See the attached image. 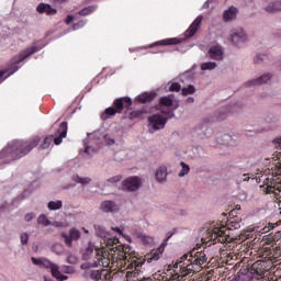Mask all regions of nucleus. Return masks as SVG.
<instances>
[{
  "mask_svg": "<svg viewBox=\"0 0 281 281\" xmlns=\"http://www.w3.org/2000/svg\"><path fill=\"white\" fill-rule=\"evenodd\" d=\"M95 234L103 238L104 246H95L89 241L86 249L82 251L81 269L87 271L89 269H98V267H124L128 269L127 278H135L142 267V261L137 259V254L131 250V246L120 245V239L116 237H106V231L101 225H94ZM134 269V271H133Z\"/></svg>",
  "mask_w": 281,
  "mask_h": 281,
  "instance_id": "obj_1",
  "label": "nucleus"
},
{
  "mask_svg": "<svg viewBox=\"0 0 281 281\" xmlns=\"http://www.w3.org/2000/svg\"><path fill=\"white\" fill-rule=\"evenodd\" d=\"M207 262V256L205 252H191L183 255L175 263L168 266L171 272V281H181L183 278L194 276L203 269V265Z\"/></svg>",
  "mask_w": 281,
  "mask_h": 281,
  "instance_id": "obj_2",
  "label": "nucleus"
},
{
  "mask_svg": "<svg viewBox=\"0 0 281 281\" xmlns=\"http://www.w3.org/2000/svg\"><path fill=\"white\" fill-rule=\"evenodd\" d=\"M40 142L41 138L38 137L26 142L13 140L9 143L2 151H0V159L4 164H10V161H14L15 159H21V157H25V155L31 153L33 148H36Z\"/></svg>",
  "mask_w": 281,
  "mask_h": 281,
  "instance_id": "obj_3",
  "label": "nucleus"
},
{
  "mask_svg": "<svg viewBox=\"0 0 281 281\" xmlns=\"http://www.w3.org/2000/svg\"><path fill=\"white\" fill-rule=\"evenodd\" d=\"M231 240L229 228L218 224L211 225L207 229L206 237L202 238V241L209 243V245H216V243L225 244Z\"/></svg>",
  "mask_w": 281,
  "mask_h": 281,
  "instance_id": "obj_4",
  "label": "nucleus"
},
{
  "mask_svg": "<svg viewBox=\"0 0 281 281\" xmlns=\"http://www.w3.org/2000/svg\"><path fill=\"white\" fill-rule=\"evenodd\" d=\"M31 261L33 262V265H36V267H41V269H50L53 278H56L57 281H65L68 278L67 276L60 272V267H58V265L49 261V259L45 257H32Z\"/></svg>",
  "mask_w": 281,
  "mask_h": 281,
  "instance_id": "obj_5",
  "label": "nucleus"
},
{
  "mask_svg": "<svg viewBox=\"0 0 281 281\" xmlns=\"http://www.w3.org/2000/svg\"><path fill=\"white\" fill-rule=\"evenodd\" d=\"M133 104V100L131 98H122L114 102L115 108H108L105 112L102 114V120H109V117H113L115 113H122L124 106L128 108Z\"/></svg>",
  "mask_w": 281,
  "mask_h": 281,
  "instance_id": "obj_6",
  "label": "nucleus"
},
{
  "mask_svg": "<svg viewBox=\"0 0 281 281\" xmlns=\"http://www.w3.org/2000/svg\"><path fill=\"white\" fill-rule=\"evenodd\" d=\"M176 109H179V104L175 103V101L172 100V97L160 98L159 111H161L164 115H168V117H172V115H175L172 111H176Z\"/></svg>",
  "mask_w": 281,
  "mask_h": 281,
  "instance_id": "obj_7",
  "label": "nucleus"
},
{
  "mask_svg": "<svg viewBox=\"0 0 281 281\" xmlns=\"http://www.w3.org/2000/svg\"><path fill=\"white\" fill-rule=\"evenodd\" d=\"M168 119L160 114H154L149 117V132L161 131L166 126Z\"/></svg>",
  "mask_w": 281,
  "mask_h": 281,
  "instance_id": "obj_8",
  "label": "nucleus"
},
{
  "mask_svg": "<svg viewBox=\"0 0 281 281\" xmlns=\"http://www.w3.org/2000/svg\"><path fill=\"white\" fill-rule=\"evenodd\" d=\"M142 178L132 176L123 181V188L127 190V192H137V190L142 188Z\"/></svg>",
  "mask_w": 281,
  "mask_h": 281,
  "instance_id": "obj_9",
  "label": "nucleus"
},
{
  "mask_svg": "<svg viewBox=\"0 0 281 281\" xmlns=\"http://www.w3.org/2000/svg\"><path fill=\"white\" fill-rule=\"evenodd\" d=\"M206 58L216 60L217 63L223 60V58H225V50L223 49V46L218 44L212 45L206 53Z\"/></svg>",
  "mask_w": 281,
  "mask_h": 281,
  "instance_id": "obj_10",
  "label": "nucleus"
},
{
  "mask_svg": "<svg viewBox=\"0 0 281 281\" xmlns=\"http://www.w3.org/2000/svg\"><path fill=\"white\" fill-rule=\"evenodd\" d=\"M40 49H43V46L34 45L29 48H25L24 50H22L20 53V55L14 57L13 63L15 65H19V63H23V60H25L26 58H30V56H32V54H36V52H40Z\"/></svg>",
  "mask_w": 281,
  "mask_h": 281,
  "instance_id": "obj_11",
  "label": "nucleus"
},
{
  "mask_svg": "<svg viewBox=\"0 0 281 281\" xmlns=\"http://www.w3.org/2000/svg\"><path fill=\"white\" fill-rule=\"evenodd\" d=\"M80 231L76 227L70 228L69 235L61 233V238L67 247H72L74 240H80Z\"/></svg>",
  "mask_w": 281,
  "mask_h": 281,
  "instance_id": "obj_12",
  "label": "nucleus"
},
{
  "mask_svg": "<svg viewBox=\"0 0 281 281\" xmlns=\"http://www.w3.org/2000/svg\"><path fill=\"white\" fill-rule=\"evenodd\" d=\"M229 40L234 45H240L243 43H247V33L243 29H235L231 31Z\"/></svg>",
  "mask_w": 281,
  "mask_h": 281,
  "instance_id": "obj_13",
  "label": "nucleus"
},
{
  "mask_svg": "<svg viewBox=\"0 0 281 281\" xmlns=\"http://www.w3.org/2000/svg\"><path fill=\"white\" fill-rule=\"evenodd\" d=\"M263 10L269 12V14H273L276 12H280L281 10V1L280 0H262Z\"/></svg>",
  "mask_w": 281,
  "mask_h": 281,
  "instance_id": "obj_14",
  "label": "nucleus"
},
{
  "mask_svg": "<svg viewBox=\"0 0 281 281\" xmlns=\"http://www.w3.org/2000/svg\"><path fill=\"white\" fill-rule=\"evenodd\" d=\"M156 181L158 183H166L168 180V166L167 165H160L155 172Z\"/></svg>",
  "mask_w": 281,
  "mask_h": 281,
  "instance_id": "obj_15",
  "label": "nucleus"
},
{
  "mask_svg": "<svg viewBox=\"0 0 281 281\" xmlns=\"http://www.w3.org/2000/svg\"><path fill=\"white\" fill-rule=\"evenodd\" d=\"M202 22H203V16L199 15L192 22V24L189 26V29L186 31L184 35L187 36V38H190V37L194 36V34H196V31L199 30V27H201Z\"/></svg>",
  "mask_w": 281,
  "mask_h": 281,
  "instance_id": "obj_16",
  "label": "nucleus"
},
{
  "mask_svg": "<svg viewBox=\"0 0 281 281\" xmlns=\"http://www.w3.org/2000/svg\"><path fill=\"white\" fill-rule=\"evenodd\" d=\"M88 137L89 139H102L103 137L106 146H115V139L111 138L109 135H103L100 131L89 134Z\"/></svg>",
  "mask_w": 281,
  "mask_h": 281,
  "instance_id": "obj_17",
  "label": "nucleus"
},
{
  "mask_svg": "<svg viewBox=\"0 0 281 281\" xmlns=\"http://www.w3.org/2000/svg\"><path fill=\"white\" fill-rule=\"evenodd\" d=\"M58 134L59 136L58 137H53L54 139V144H56V146H60V144H63V139H65V137H67V122H63L60 125H59V128H58Z\"/></svg>",
  "mask_w": 281,
  "mask_h": 281,
  "instance_id": "obj_18",
  "label": "nucleus"
},
{
  "mask_svg": "<svg viewBox=\"0 0 281 281\" xmlns=\"http://www.w3.org/2000/svg\"><path fill=\"white\" fill-rule=\"evenodd\" d=\"M271 78H273V75H271V72H265L257 79H252L251 81H249V85H251L252 87H258V85H267V82H269Z\"/></svg>",
  "mask_w": 281,
  "mask_h": 281,
  "instance_id": "obj_19",
  "label": "nucleus"
},
{
  "mask_svg": "<svg viewBox=\"0 0 281 281\" xmlns=\"http://www.w3.org/2000/svg\"><path fill=\"white\" fill-rule=\"evenodd\" d=\"M40 14H47L48 16H54L56 14V9L52 8L48 3H40L36 8Z\"/></svg>",
  "mask_w": 281,
  "mask_h": 281,
  "instance_id": "obj_20",
  "label": "nucleus"
},
{
  "mask_svg": "<svg viewBox=\"0 0 281 281\" xmlns=\"http://www.w3.org/2000/svg\"><path fill=\"white\" fill-rule=\"evenodd\" d=\"M100 210H102V212H105V213H113V212H117L120 207L113 201H103L100 205Z\"/></svg>",
  "mask_w": 281,
  "mask_h": 281,
  "instance_id": "obj_21",
  "label": "nucleus"
},
{
  "mask_svg": "<svg viewBox=\"0 0 281 281\" xmlns=\"http://www.w3.org/2000/svg\"><path fill=\"white\" fill-rule=\"evenodd\" d=\"M161 254H164V247L160 246L159 248L153 250L150 254L146 256L147 262L159 260V258H161Z\"/></svg>",
  "mask_w": 281,
  "mask_h": 281,
  "instance_id": "obj_22",
  "label": "nucleus"
},
{
  "mask_svg": "<svg viewBox=\"0 0 281 281\" xmlns=\"http://www.w3.org/2000/svg\"><path fill=\"white\" fill-rule=\"evenodd\" d=\"M236 14H238V9L231 7L224 12L223 19L226 22L234 21V19H236Z\"/></svg>",
  "mask_w": 281,
  "mask_h": 281,
  "instance_id": "obj_23",
  "label": "nucleus"
},
{
  "mask_svg": "<svg viewBox=\"0 0 281 281\" xmlns=\"http://www.w3.org/2000/svg\"><path fill=\"white\" fill-rule=\"evenodd\" d=\"M156 95L157 94L155 92H145L143 94H139L137 97V100H138V102H142V104H146V102H150V101L155 100Z\"/></svg>",
  "mask_w": 281,
  "mask_h": 281,
  "instance_id": "obj_24",
  "label": "nucleus"
},
{
  "mask_svg": "<svg viewBox=\"0 0 281 281\" xmlns=\"http://www.w3.org/2000/svg\"><path fill=\"white\" fill-rule=\"evenodd\" d=\"M218 67V64L216 61H205L201 65L202 71H214Z\"/></svg>",
  "mask_w": 281,
  "mask_h": 281,
  "instance_id": "obj_25",
  "label": "nucleus"
},
{
  "mask_svg": "<svg viewBox=\"0 0 281 281\" xmlns=\"http://www.w3.org/2000/svg\"><path fill=\"white\" fill-rule=\"evenodd\" d=\"M72 181H75V183H81V186H89V183H91V178L86 177L82 178L78 175L72 176Z\"/></svg>",
  "mask_w": 281,
  "mask_h": 281,
  "instance_id": "obj_26",
  "label": "nucleus"
},
{
  "mask_svg": "<svg viewBox=\"0 0 281 281\" xmlns=\"http://www.w3.org/2000/svg\"><path fill=\"white\" fill-rule=\"evenodd\" d=\"M181 41L177 37H171L167 40H162L156 43V45H179Z\"/></svg>",
  "mask_w": 281,
  "mask_h": 281,
  "instance_id": "obj_27",
  "label": "nucleus"
},
{
  "mask_svg": "<svg viewBox=\"0 0 281 281\" xmlns=\"http://www.w3.org/2000/svg\"><path fill=\"white\" fill-rule=\"evenodd\" d=\"M47 207L50 211H56V210H60L63 207V201L60 200H56V201H49L47 203Z\"/></svg>",
  "mask_w": 281,
  "mask_h": 281,
  "instance_id": "obj_28",
  "label": "nucleus"
},
{
  "mask_svg": "<svg viewBox=\"0 0 281 281\" xmlns=\"http://www.w3.org/2000/svg\"><path fill=\"white\" fill-rule=\"evenodd\" d=\"M180 166H181V170L179 171L178 177L182 178V177H186L187 175H190V165L181 161Z\"/></svg>",
  "mask_w": 281,
  "mask_h": 281,
  "instance_id": "obj_29",
  "label": "nucleus"
},
{
  "mask_svg": "<svg viewBox=\"0 0 281 281\" xmlns=\"http://www.w3.org/2000/svg\"><path fill=\"white\" fill-rule=\"evenodd\" d=\"M38 225H44V227H48V225H52V221L47 218V215L41 214L37 218Z\"/></svg>",
  "mask_w": 281,
  "mask_h": 281,
  "instance_id": "obj_30",
  "label": "nucleus"
},
{
  "mask_svg": "<svg viewBox=\"0 0 281 281\" xmlns=\"http://www.w3.org/2000/svg\"><path fill=\"white\" fill-rule=\"evenodd\" d=\"M15 71H19V67H14L11 71H0V82L5 80L9 76H12V74H15Z\"/></svg>",
  "mask_w": 281,
  "mask_h": 281,
  "instance_id": "obj_31",
  "label": "nucleus"
},
{
  "mask_svg": "<svg viewBox=\"0 0 281 281\" xmlns=\"http://www.w3.org/2000/svg\"><path fill=\"white\" fill-rule=\"evenodd\" d=\"M193 93H196V88L194 86L189 85L186 88H182V95H193Z\"/></svg>",
  "mask_w": 281,
  "mask_h": 281,
  "instance_id": "obj_32",
  "label": "nucleus"
},
{
  "mask_svg": "<svg viewBox=\"0 0 281 281\" xmlns=\"http://www.w3.org/2000/svg\"><path fill=\"white\" fill-rule=\"evenodd\" d=\"M262 265H265V262L262 261H257L252 265V268L255 269L257 276H262L265 269L262 268Z\"/></svg>",
  "mask_w": 281,
  "mask_h": 281,
  "instance_id": "obj_33",
  "label": "nucleus"
},
{
  "mask_svg": "<svg viewBox=\"0 0 281 281\" xmlns=\"http://www.w3.org/2000/svg\"><path fill=\"white\" fill-rule=\"evenodd\" d=\"M52 142H54V136H47L41 145L42 150L49 148V146H52Z\"/></svg>",
  "mask_w": 281,
  "mask_h": 281,
  "instance_id": "obj_34",
  "label": "nucleus"
},
{
  "mask_svg": "<svg viewBox=\"0 0 281 281\" xmlns=\"http://www.w3.org/2000/svg\"><path fill=\"white\" fill-rule=\"evenodd\" d=\"M93 10H95L94 7H87L85 9H82L81 11H79L80 16H87V14H91V12H93Z\"/></svg>",
  "mask_w": 281,
  "mask_h": 281,
  "instance_id": "obj_35",
  "label": "nucleus"
},
{
  "mask_svg": "<svg viewBox=\"0 0 281 281\" xmlns=\"http://www.w3.org/2000/svg\"><path fill=\"white\" fill-rule=\"evenodd\" d=\"M119 181H122V176H115L106 180L108 184L119 183Z\"/></svg>",
  "mask_w": 281,
  "mask_h": 281,
  "instance_id": "obj_36",
  "label": "nucleus"
},
{
  "mask_svg": "<svg viewBox=\"0 0 281 281\" xmlns=\"http://www.w3.org/2000/svg\"><path fill=\"white\" fill-rule=\"evenodd\" d=\"M20 240H21L22 245H25L27 243V240H30V235H27V233H22Z\"/></svg>",
  "mask_w": 281,
  "mask_h": 281,
  "instance_id": "obj_37",
  "label": "nucleus"
},
{
  "mask_svg": "<svg viewBox=\"0 0 281 281\" xmlns=\"http://www.w3.org/2000/svg\"><path fill=\"white\" fill-rule=\"evenodd\" d=\"M169 91H181V85L179 83H171L170 87H169Z\"/></svg>",
  "mask_w": 281,
  "mask_h": 281,
  "instance_id": "obj_38",
  "label": "nucleus"
},
{
  "mask_svg": "<svg viewBox=\"0 0 281 281\" xmlns=\"http://www.w3.org/2000/svg\"><path fill=\"white\" fill-rule=\"evenodd\" d=\"M59 271H61L63 273H74V268L69 266H64Z\"/></svg>",
  "mask_w": 281,
  "mask_h": 281,
  "instance_id": "obj_39",
  "label": "nucleus"
},
{
  "mask_svg": "<svg viewBox=\"0 0 281 281\" xmlns=\"http://www.w3.org/2000/svg\"><path fill=\"white\" fill-rule=\"evenodd\" d=\"M90 277L92 278V280H100V278H102V274L100 273V271H92L90 273Z\"/></svg>",
  "mask_w": 281,
  "mask_h": 281,
  "instance_id": "obj_40",
  "label": "nucleus"
},
{
  "mask_svg": "<svg viewBox=\"0 0 281 281\" xmlns=\"http://www.w3.org/2000/svg\"><path fill=\"white\" fill-rule=\"evenodd\" d=\"M87 22L85 21H79L77 24H74L72 30H80V27H85Z\"/></svg>",
  "mask_w": 281,
  "mask_h": 281,
  "instance_id": "obj_41",
  "label": "nucleus"
},
{
  "mask_svg": "<svg viewBox=\"0 0 281 281\" xmlns=\"http://www.w3.org/2000/svg\"><path fill=\"white\" fill-rule=\"evenodd\" d=\"M24 218L27 223H30V221H34V218H36V214L35 213H27Z\"/></svg>",
  "mask_w": 281,
  "mask_h": 281,
  "instance_id": "obj_42",
  "label": "nucleus"
},
{
  "mask_svg": "<svg viewBox=\"0 0 281 281\" xmlns=\"http://www.w3.org/2000/svg\"><path fill=\"white\" fill-rule=\"evenodd\" d=\"M276 226H273V224H268L267 226H265L262 228V233L263 234H269V232H271V229H273Z\"/></svg>",
  "mask_w": 281,
  "mask_h": 281,
  "instance_id": "obj_43",
  "label": "nucleus"
},
{
  "mask_svg": "<svg viewBox=\"0 0 281 281\" xmlns=\"http://www.w3.org/2000/svg\"><path fill=\"white\" fill-rule=\"evenodd\" d=\"M67 262H69V265H76L78 262V258H76V256H68Z\"/></svg>",
  "mask_w": 281,
  "mask_h": 281,
  "instance_id": "obj_44",
  "label": "nucleus"
},
{
  "mask_svg": "<svg viewBox=\"0 0 281 281\" xmlns=\"http://www.w3.org/2000/svg\"><path fill=\"white\" fill-rule=\"evenodd\" d=\"M50 225L53 227H65V224L63 222H58V221L50 222Z\"/></svg>",
  "mask_w": 281,
  "mask_h": 281,
  "instance_id": "obj_45",
  "label": "nucleus"
},
{
  "mask_svg": "<svg viewBox=\"0 0 281 281\" xmlns=\"http://www.w3.org/2000/svg\"><path fill=\"white\" fill-rule=\"evenodd\" d=\"M66 25H69L70 23H74V15H68L65 21Z\"/></svg>",
  "mask_w": 281,
  "mask_h": 281,
  "instance_id": "obj_46",
  "label": "nucleus"
},
{
  "mask_svg": "<svg viewBox=\"0 0 281 281\" xmlns=\"http://www.w3.org/2000/svg\"><path fill=\"white\" fill-rule=\"evenodd\" d=\"M223 139L225 142H231L232 140V136L229 134H226V135L223 136Z\"/></svg>",
  "mask_w": 281,
  "mask_h": 281,
  "instance_id": "obj_47",
  "label": "nucleus"
},
{
  "mask_svg": "<svg viewBox=\"0 0 281 281\" xmlns=\"http://www.w3.org/2000/svg\"><path fill=\"white\" fill-rule=\"evenodd\" d=\"M91 150H92V153H93V149H92L90 146H88V147H86L85 153H86L87 155H91Z\"/></svg>",
  "mask_w": 281,
  "mask_h": 281,
  "instance_id": "obj_48",
  "label": "nucleus"
},
{
  "mask_svg": "<svg viewBox=\"0 0 281 281\" xmlns=\"http://www.w3.org/2000/svg\"><path fill=\"white\" fill-rule=\"evenodd\" d=\"M249 179H251V177H249V175H243V177H241V181H249Z\"/></svg>",
  "mask_w": 281,
  "mask_h": 281,
  "instance_id": "obj_49",
  "label": "nucleus"
},
{
  "mask_svg": "<svg viewBox=\"0 0 281 281\" xmlns=\"http://www.w3.org/2000/svg\"><path fill=\"white\" fill-rule=\"evenodd\" d=\"M187 102H188L189 104H193V102H194V98L189 97V98L187 99Z\"/></svg>",
  "mask_w": 281,
  "mask_h": 281,
  "instance_id": "obj_50",
  "label": "nucleus"
},
{
  "mask_svg": "<svg viewBox=\"0 0 281 281\" xmlns=\"http://www.w3.org/2000/svg\"><path fill=\"white\" fill-rule=\"evenodd\" d=\"M114 232H117L120 236H122L123 232H122V228H113Z\"/></svg>",
  "mask_w": 281,
  "mask_h": 281,
  "instance_id": "obj_51",
  "label": "nucleus"
},
{
  "mask_svg": "<svg viewBox=\"0 0 281 281\" xmlns=\"http://www.w3.org/2000/svg\"><path fill=\"white\" fill-rule=\"evenodd\" d=\"M82 232H85V234H89V229H87L86 227H82Z\"/></svg>",
  "mask_w": 281,
  "mask_h": 281,
  "instance_id": "obj_52",
  "label": "nucleus"
},
{
  "mask_svg": "<svg viewBox=\"0 0 281 281\" xmlns=\"http://www.w3.org/2000/svg\"><path fill=\"white\" fill-rule=\"evenodd\" d=\"M58 3H67V0H57Z\"/></svg>",
  "mask_w": 281,
  "mask_h": 281,
  "instance_id": "obj_53",
  "label": "nucleus"
},
{
  "mask_svg": "<svg viewBox=\"0 0 281 281\" xmlns=\"http://www.w3.org/2000/svg\"><path fill=\"white\" fill-rule=\"evenodd\" d=\"M209 5H210V2L204 3V8H209Z\"/></svg>",
  "mask_w": 281,
  "mask_h": 281,
  "instance_id": "obj_54",
  "label": "nucleus"
},
{
  "mask_svg": "<svg viewBox=\"0 0 281 281\" xmlns=\"http://www.w3.org/2000/svg\"><path fill=\"white\" fill-rule=\"evenodd\" d=\"M143 238H147V243L149 241V240H153L150 237H146V236H144Z\"/></svg>",
  "mask_w": 281,
  "mask_h": 281,
  "instance_id": "obj_55",
  "label": "nucleus"
},
{
  "mask_svg": "<svg viewBox=\"0 0 281 281\" xmlns=\"http://www.w3.org/2000/svg\"><path fill=\"white\" fill-rule=\"evenodd\" d=\"M272 257H274V258H280V255L273 254Z\"/></svg>",
  "mask_w": 281,
  "mask_h": 281,
  "instance_id": "obj_56",
  "label": "nucleus"
}]
</instances>
